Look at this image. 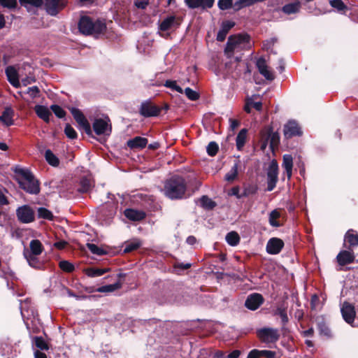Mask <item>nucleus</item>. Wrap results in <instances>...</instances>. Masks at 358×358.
<instances>
[{"instance_id": "1", "label": "nucleus", "mask_w": 358, "mask_h": 358, "mask_svg": "<svg viewBox=\"0 0 358 358\" xmlns=\"http://www.w3.org/2000/svg\"><path fill=\"white\" fill-rule=\"evenodd\" d=\"M251 43L248 34H236L229 37L224 52L228 57H232L235 53L250 48Z\"/></svg>"}, {"instance_id": "2", "label": "nucleus", "mask_w": 358, "mask_h": 358, "mask_svg": "<svg viewBox=\"0 0 358 358\" xmlns=\"http://www.w3.org/2000/svg\"><path fill=\"white\" fill-rule=\"evenodd\" d=\"M187 185L183 178L173 176L164 185V194L171 199H182L185 194Z\"/></svg>"}, {"instance_id": "3", "label": "nucleus", "mask_w": 358, "mask_h": 358, "mask_svg": "<svg viewBox=\"0 0 358 358\" xmlns=\"http://www.w3.org/2000/svg\"><path fill=\"white\" fill-rule=\"evenodd\" d=\"M15 173L18 175L20 187L29 194H37L40 192L39 183L33 174L27 169H18Z\"/></svg>"}, {"instance_id": "4", "label": "nucleus", "mask_w": 358, "mask_h": 358, "mask_svg": "<svg viewBox=\"0 0 358 358\" xmlns=\"http://www.w3.org/2000/svg\"><path fill=\"white\" fill-rule=\"evenodd\" d=\"M78 28L80 31L85 35L99 34L105 30L106 24L99 20L94 22L89 17L85 16L80 18Z\"/></svg>"}, {"instance_id": "5", "label": "nucleus", "mask_w": 358, "mask_h": 358, "mask_svg": "<svg viewBox=\"0 0 358 358\" xmlns=\"http://www.w3.org/2000/svg\"><path fill=\"white\" fill-rule=\"evenodd\" d=\"M256 335L258 339L263 343H275L280 337L278 329L272 327H262L257 329Z\"/></svg>"}, {"instance_id": "6", "label": "nucleus", "mask_w": 358, "mask_h": 358, "mask_svg": "<svg viewBox=\"0 0 358 358\" xmlns=\"http://www.w3.org/2000/svg\"><path fill=\"white\" fill-rule=\"evenodd\" d=\"M267 191H272L278 182V166L276 161L273 160L267 170Z\"/></svg>"}, {"instance_id": "7", "label": "nucleus", "mask_w": 358, "mask_h": 358, "mask_svg": "<svg viewBox=\"0 0 358 358\" xmlns=\"http://www.w3.org/2000/svg\"><path fill=\"white\" fill-rule=\"evenodd\" d=\"M341 312L342 317L346 323L350 324L352 327L356 326L353 325L356 316V311L355 306L352 303L348 301H344L341 306Z\"/></svg>"}, {"instance_id": "8", "label": "nucleus", "mask_w": 358, "mask_h": 358, "mask_svg": "<svg viewBox=\"0 0 358 358\" xmlns=\"http://www.w3.org/2000/svg\"><path fill=\"white\" fill-rule=\"evenodd\" d=\"M264 302V299L261 294L252 293L248 296L245 306L250 310H257Z\"/></svg>"}, {"instance_id": "9", "label": "nucleus", "mask_w": 358, "mask_h": 358, "mask_svg": "<svg viewBox=\"0 0 358 358\" xmlns=\"http://www.w3.org/2000/svg\"><path fill=\"white\" fill-rule=\"evenodd\" d=\"M16 213L19 220L23 223H29L34 221V212L27 205L19 207Z\"/></svg>"}, {"instance_id": "10", "label": "nucleus", "mask_w": 358, "mask_h": 358, "mask_svg": "<svg viewBox=\"0 0 358 358\" xmlns=\"http://www.w3.org/2000/svg\"><path fill=\"white\" fill-rule=\"evenodd\" d=\"M70 111L79 126L84 129L87 134H90L92 132L90 124L83 113L78 108L73 107L70 108Z\"/></svg>"}, {"instance_id": "11", "label": "nucleus", "mask_w": 358, "mask_h": 358, "mask_svg": "<svg viewBox=\"0 0 358 358\" xmlns=\"http://www.w3.org/2000/svg\"><path fill=\"white\" fill-rule=\"evenodd\" d=\"M284 245L285 244L282 239L273 237L268 241L266 250L270 255H278L281 252Z\"/></svg>"}, {"instance_id": "12", "label": "nucleus", "mask_w": 358, "mask_h": 358, "mask_svg": "<svg viewBox=\"0 0 358 358\" xmlns=\"http://www.w3.org/2000/svg\"><path fill=\"white\" fill-rule=\"evenodd\" d=\"M160 110L158 106L153 105L150 101L143 102L140 107V113L144 117L157 116Z\"/></svg>"}, {"instance_id": "13", "label": "nucleus", "mask_w": 358, "mask_h": 358, "mask_svg": "<svg viewBox=\"0 0 358 358\" xmlns=\"http://www.w3.org/2000/svg\"><path fill=\"white\" fill-rule=\"evenodd\" d=\"M108 120L96 119L93 123V129L97 135H109L111 131Z\"/></svg>"}, {"instance_id": "14", "label": "nucleus", "mask_w": 358, "mask_h": 358, "mask_svg": "<svg viewBox=\"0 0 358 358\" xmlns=\"http://www.w3.org/2000/svg\"><path fill=\"white\" fill-rule=\"evenodd\" d=\"M43 5L46 12L52 16L56 15L59 10L64 7V4L60 0H44Z\"/></svg>"}, {"instance_id": "15", "label": "nucleus", "mask_w": 358, "mask_h": 358, "mask_svg": "<svg viewBox=\"0 0 358 358\" xmlns=\"http://www.w3.org/2000/svg\"><path fill=\"white\" fill-rule=\"evenodd\" d=\"M283 131L287 138H292L294 136H300L302 134L300 127L295 121H289L284 126Z\"/></svg>"}, {"instance_id": "16", "label": "nucleus", "mask_w": 358, "mask_h": 358, "mask_svg": "<svg viewBox=\"0 0 358 358\" xmlns=\"http://www.w3.org/2000/svg\"><path fill=\"white\" fill-rule=\"evenodd\" d=\"M186 5L190 8H211L215 3V0H185Z\"/></svg>"}, {"instance_id": "17", "label": "nucleus", "mask_w": 358, "mask_h": 358, "mask_svg": "<svg viewBox=\"0 0 358 358\" xmlns=\"http://www.w3.org/2000/svg\"><path fill=\"white\" fill-rule=\"evenodd\" d=\"M259 97V95L254 94L251 96H248L245 99V103L244 106V110L250 113L251 108H254L255 110L260 111L262 109V102L260 101H256Z\"/></svg>"}, {"instance_id": "18", "label": "nucleus", "mask_w": 358, "mask_h": 358, "mask_svg": "<svg viewBox=\"0 0 358 358\" xmlns=\"http://www.w3.org/2000/svg\"><path fill=\"white\" fill-rule=\"evenodd\" d=\"M355 258L354 252L348 250H342L336 256L337 262L342 266L353 263Z\"/></svg>"}, {"instance_id": "19", "label": "nucleus", "mask_w": 358, "mask_h": 358, "mask_svg": "<svg viewBox=\"0 0 358 358\" xmlns=\"http://www.w3.org/2000/svg\"><path fill=\"white\" fill-rule=\"evenodd\" d=\"M125 217L133 222H140L145 217V213L141 210L127 208L124 213Z\"/></svg>"}, {"instance_id": "20", "label": "nucleus", "mask_w": 358, "mask_h": 358, "mask_svg": "<svg viewBox=\"0 0 358 358\" xmlns=\"http://www.w3.org/2000/svg\"><path fill=\"white\" fill-rule=\"evenodd\" d=\"M345 242L348 244V248L350 250L358 245V233L353 229H349L345 235Z\"/></svg>"}, {"instance_id": "21", "label": "nucleus", "mask_w": 358, "mask_h": 358, "mask_svg": "<svg viewBox=\"0 0 358 358\" xmlns=\"http://www.w3.org/2000/svg\"><path fill=\"white\" fill-rule=\"evenodd\" d=\"M179 24L180 22L175 16H169L161 22L160 29L162 31H168L176 28Z\"/></svg>"}, {"instance_id": "22", "label": "nucleus", "mask_w": 358, "mask_h": 358, "mask_svg": "<svg viewBox=\"0 0 358 358\" xmlns=\"http://www.w3.org/2000/svg\"><path fill=\"white\" fill-rule=\"evenodd\" d=\"M6 73L10 83L16 88L20 87V83L16 69L13 66H8L6 69Z\"/></svg>"}, {"instance_id": "23", "label": "nucleus", "mask_w": 358, "mask_h": 358, "mask_svg": "<svg viewBox=\"0 0 358 358\" xmlns=\"http://www.w3.org/2000/svg\"><path fill=\"white\" fill-rule=\"evenodd\" d=\"M234 25L235 23L230 20L223 22L221 26V29L217 33V40L218 41H223L225 39L229 31L232 27H234Z\"/></svg>"}, {"instance_id": "24", "label": "nucleus", "mask_w": 358, "mask_h": 358, "mask_svg": "<svg viewBox=\"0 0 358 358\" xmlns=\"http://www.w3.org/2000/svg\"><path fill=\"white\" fill-rule=\"evenodd\" d=\"M38 216L40 218L45 219L53 222H62L64 220H65V222H67V220H65L64 218L60 219L57 217H54L51 211L43 207L38 208Z\"/></svg>"}, {"instance_id": "25", "label": "nucleus", "mask_w": 358, "mask_h": 358, "mask_svg": "<svg viewBox=\"0 0 358 358\" xmlns=\"http://www.w3.org/2000/svg\"><path fill=\"white\" fill-rule=\"evenodd\" d=\"M148 143V139L141 136H136L127 141V145L131 149L144 148Z\"/></svg>"}, {"instance_id": "26", "label": "nucleus", "mask_w": 358, "mask_h": 358, "mask_svg": "<svg viewBox=\"0 0 358 358\" xmlns=\"http://www.w3.org/2000/svg\"><path fill=\"white\" fill-rule=\"evenodd\" d=\"M23 255L31 267L34 268H40L41 267L42 264L37 257V255H31L28 253L27 249H24Z\"/></svg>"}, {"instance_id": "27", "label": "nucleus", "mask_w": 358, "mask_h": 358, "mask_svg": "<svg viewBox=\"0 0 358 358\" xmlns=\"http://www.w3.org/2000/svg\"><path fill=\"white\" fill-rule=\"evenodd\" d=\"M13 110L11 108L7 107L0 116V121L6 126H10L13 124Z\"/></svg>"}, {"instance_id": "28", "label": "nucleus", "mask_w": 358, "mask_h": 358, "mask_svg": "<svg viewBox=\"0 0 358 358\" xmlns=\"http://www.w3.org/2000/svg\"><path fill=\"white\" fill-rule=\"evenodd\" d=\"M34 110L38 117L44 120L45 122H49L51 113L46 106L36 105L34 107Z\"/></svg>"}, {"instance_id": "29", "label": "nucleus", "mask_w": 358, "mask_h": 358, "mask_svg": "<svg viewBox=\"0 0 358 358\" xmlns=\"http://www.w3.org/2000/svg\"><path fill=\"white\" fill-rule=\"evenodd\" d=\"M282 167L285 169L287 179L289 180L292 174L293 158L290 155L283 156Z\"/></svg>"}, {"instance_id": "30", "label": "nucleus", "mask_w": 358, "mask_h": 358, "mask_svg": "<svg viewBox=\"0 0 358 358\" xmlns=\"http://www.w3.org/2000/svg\"><path fill=\"white\" fill-rule=\"evenodd\" d=\"M80 187L78 190L80 192H88L94 185L93 180L90 176L83 177L80 179Z\"/></svg>"}, {"instance_id": "31", "label": "nucleus", "mask_w": 358, "mask_h": 358, "mask_svg": "<svg viewBox=\"0 0 358 358\" xmlns=\"http://www.w3.org/2000/svg\"><path fill=\"white\" fill-rule=\"evenodd\" d=\"M29 248L30 250H28V253L31 255H40L44 250L42 243L38 239H34L31 241L29 243Z\"/></svg>"}, {"instance_id": "32", "label": "nucleus", "mask_w": 358, "mask_h": 358, "mask_svg": "<svg viewBox=\"0 0 358 358\" xmlns=\"http://www.w3.org/2000/svg\"><path fill=\"white\" fill-rule=\"evenodd\" d=\"M226 242L231 246H236L239 244L241 237L239 234L235 231H231L227 234L225 236Z\"/></svg>"}, {"instance_id": "33", "label": "nucleus", "mask_w": 358, "mask_h": 358, "mask_svg": "<svg viewBox=\"0 0 358 358\" xmlns=\"http://www.w3.org/2000/svg\"><path fill=\"white\" fill-rule=\"evenodd\" d=\"M110 270V268L90 267L85 270V274L90 278L99 277L108 272Z\"/></svg>"}, {"instance_id": "34", "label": "nucleus", "mask_w": 358, "mask_h": 358, "mask_svg": "<svg viewBox=\"0 0 358 358\" xmlns=\"http://www.w3.org/2000/svg\"><path fill=\"white\" fill-rule=\"evenodd\" d=\"M300 8H301V3L299 1H295V2L291 3L285 5L282 7V10L285 13H286L287 15H290V14L298 13L300 10Z\"/></svg>"}, {"instance_id": "35", "label": "nucleus", "mask_w": 358, "mask_h": 358, "mask_svg": "<svg viewBox=\"0 0 358 358\" xmlns=\"http://www.w3.org/2000/svg\"><path fill=\"white\" fill-rule=\"evenodd\" d=\"M247 134L248 130L246 129H242L238 134L236 139V143L238 150H241L245 145L247 139Z\"/></svg>"}, {"instance_id": "36", "label": "nucleus", "mask_w": 358, "mask_h": 358, "mask_svg": "<svg viewBox=\"0 0 358 358\" xmlns=\"http://www.w3.org/2000/svg\"><path fill=\"white\" fill-rule=\"evenodd\" d=\"M122 282L117 281V282L111 285H103L96 289L98 292H112L122 287Z\"/></svg>"}, {"instance_id": "37", "label": "nucleus", "mask_w": 358, "mask_h": 358, "mask_svg": "<svg viewBox=\"0 0 358 358\" xmlns=\"http://www.w3.org/2000/svg\"><path fill=\"white\" fill-rule=\"evenodd\" d=\"M274 315H278L281 319L282 324L286 325L289 322V317L287 313V308L284 306H278L273 313Z\"/></svg>"}, {"instance_id": "38", "label": "nucleus", "mask_w": 358, "mask_h": 358, "mask_svg": "<svg viewBox=\"0 0 358 358\" xmlns=\"http://www.w3.org/2000/svg\"><path fill=\"white\" fill-rule=\"evenodd\" d=\"M19 2L22 6L29 10L32 7H41L43 5L44 0H19Z\"/></svg>"}, {"instance_id": "39", "label": "nucleus", "mask_w": 358, "mask_h": 358, "mask_svg": "<svg viewBox=\"0 0 358 358\" xmlns=\"http://www.w3.org/2000/svg\"><path fill=\"white\" fill-rule=\"evenodd\" d=\"M142 245V243L139 240H135L134 241L125 243L124 248L123 250L124 253H129L138 249Z\"/></svg>"}, {"instance_id": "40", "label": "nucleus", "mask_w": 358, "mask_h": 358, "mask_svg": "<svg viewBox=\"0 0 358 358\" xmlns=\"http://www.w3.org/2000/svg\"><path fill=\"white\" fill-rule=\"evenodd\" d=\"M35 346L41 350H48L50 347L48 343L41 336L33 337Z\"/></svg>"}, {"instance_id": "41", "label": "nucleus", "mask_w": 358, "mask_h": 358, "mask_svg": "<svg viewBox=\"0 0 358 358\" xmlns=\"http://www.w3.org/2000/svg\"><path fill=\"white\" fill-rule=\"evenodd\" d=\"M45 159L50 165L53 166H57L59 165L58 158L52 153L50 150L45 151Z\"/></svg>"}, {"instance_id": "42", "label": "nucleus", "mask_w": 358, "mask_h": 358, "mask_svg": "<svg viewBox=\"0 0 358 358\" xmlns=\"http://www.w3.org/2000/svg\"><path fill=\"white\" fill-rule=\"evenodd\" d=\"M238 163H235L231 170L225 175V180L229 182L233 181L238 174Z\"/></svg>"}, {"instance_id": "43", "label": "nucleus", "mask_w": 358, "mask_h": 358, "mask_svg": "<svg viewBox=\"0 0 358 358\" xmlns=\"http://www.w3.org/2000/svg\"><path fill=\"white\" fill-rule=\"evenodd\" d=\"M87 247L89 250L94 255L101 256L107 253L106 250L94 243H87Z\"/></svg>"}, {"instance_id": "44", "label": "nucleus", "mask_w": 358, "mask_h": 358, "mask_svg": "<svg viewBox=\"0 0 358 358\" xmlns=\"http://www.w3.org/2000/svg\"><path fill=\"white\" fill-rule=\"evenodd\" d=\"M59 266L63 271L66 273H72L75 270L74 265L66 260L59 262Z\"/></svg>"}, {"instance_id": "45", "label": "nucleus", "mask_w": 358, "mask_h": 358, "mask_svg": "<svg viewBox=\"0 0 358 358\" xmlns=\"http://www.w3.org/2000/svg\"><path fill=\"white\" fill-rule=\"evenodd\" d=\"M240 188L238 187H234L231 189L229 194L236 196L237 198L240 199L243 196H247L250 194V192L248 191V189H244L243 193L239 194Z\"/></svg>"}, {"instance_id": "46", "label": "nucleus", "mask_w": 358, "mask_h": 358, "mask_svg": "<svg viewBox=\"0 0 358 358\" xmlns=\"http://www.w3.org/2000/svg\"><path fill=\"white\" fill-rule=\"evenodd\" d=\"M217 6L222 10H228L233 6V0H218Z\"/></svg>"}, {"instance_id": "47", "label": "nucleus", "mask_w": 358, "mask_h": 358, "mask_svg": "<svg viewBox=\"0 0 358 358\" xmlns=\"http://www.w3.org/2000/svg\"><path fill=\"white\" fill-rule=\"evenodd\" d=\"M329 3L332 7L336 8L338 11H343L347 8L341 0H331Z\"/></svg>"}, {"instance_id": "48", "label": "nucleus", "mask_w": 358, "mask_h": 358, "mask_svg": "<svg viewBox=\"0 0 358 358\" xmlns=\"http://www.w3.org/2000/svg\"><path fill=\"white\" fill-rule=\"evenodd\" d=\"M201 203L204 208L208 209H212L215 206V202L206 196H202L201 199Z\"/></svg>"}, {"instance_id": "49", "label": "nucleus", "mask_w": 358, "mask_h": 358, "mask_svg": "<svg viewBox=\"0 0 358 358\" xmlns=\"http://www.w3.org/2000/svg\"><path fill=\"white\" fill-rule=\"evenodd\" d=\"M185 94L187 96V97L192 101H196L199 98V94L196 91L192 90L189 87L185 88Z\"/></svg>"}, {"instance_id": "50", "label": "nucleus", "mask_w": 358, "mask_h": 358, "mask_svg": "<svg viewBox=\"0 0 358 358\" xmlns=\"http://www.w3.org/2000/svg\"><path fill=\"white\" fill-rule=\"evenodd\" d=\"M50 108H51L52 110L53 111V113H55V115L57 117H58L59 118H62L65 116V115H66L65 111L59 106L52 105Z\"/></svg>"}, {"instance_id": "51", "label": "nucleus", "mask_w": 358, "mask_h": 358, "mask_svg": "<svg viewBox=\"0 0 358 358\" xmlns=\"http://www.w3.org/2000/svg\"><path fill=\"white\" fill-rule=\"evenodd\" d=\"M206 150L210 156H215L218 151V145L215 142H210L208 145Z\"/></svg>"}, {"instance_id": "52", "label": "nucleus", "mask_w": 358, "mask_h": 358, "mask_svg": "<svg viewBox=\"0 0 358 358\" xmlns=\"http://www.w3.org/2000/svg\"><path fill=\"white\" fill-rule=\"evenodd\" d=\"M164 85L169 88L176 90L179 93L182 94L183 92L182 89L178 86L176 82L174 80H166Z\"/></svg>"}, {"instance_id": "53", "label": "nucleus", "mask_w": 358, "mask_h": 358, "mask_svg": "<svg viewBox=\"0 0 358 358\" xmlns=\"http://www.w3.org/2000/svg\"><path fill=\"white\" fill-rule=\"evenodd\" d=\"M65 134L71 139H74L77 137V133L75 129L69 124L66 125L64 129Z\"/></svg>"}, {"instance_id": "54", "label": "nucleus", "mask_w": 358, "mask_h": 358, "mask_svg": "<svg viewBox=\"0 0 358 358\" xmlns=\"http://www.w3.org/2000/svg\"><path fill=\"white\" fill-rule=\"evenodd\" d=\"M0 3L8 8H15L17 5V0H0Z\"/></svg>"}, {"instance_id": "55", "label": "nucleus", "mask_w": 358, "mask_h": 358, "mask_svg": "<svg viewBox=\"0 0 358 358\" xmlns=\"http://www.w3.org/2000/svg\"><path fill=\"white\" fill-rule=\"evenodd\" d=\"M259 357H264L266 358H275L276 352L271 350H259Z\"/></svg>"}, {"instance_id": "56", "label": "nucleus", "mask_w": 358, "mask_h": 358, "mask_svg": "<svg viewBox=\"0 0 358 358\" xmlns=\"http://www.w3.org/2000/svg\"><path fill=\"white\" fill-rule=\"evenodd\" d=\"M24 231L25 230L24 229H21V228H19V227H17L15 229H13L12 227L11 228L12 237H15L16 238H22L24 236Z\"/></svg>"}, {"instance_id": "57", "label": "nucleus", "mask_w": 358, "mask_h": 358, "mask_svg": "<svg viewBox=\"0 0 358 358\" xmlns=\"http://www.w3.org/2000/svg\"><path fill=\"white\" fill-rule=\"evenodd\" d=\"M266 79L272 80L274 79L273 73L268 69V66L259 72Z\"/></svg>"}, {"instance_id": "58", "label": "nucleus", "mask_w": 358, "mask_h": 358, "mask_svg": "<svg viewBox=\"0 0 358 358\" xmlns=\"http://www.w3.org/2000/svg\"><path fill=\"white\" fill-rule=\"evenodd\" d=\"M319 330L320 334H324L328 337L331 336V330L327 326H326L324 323L319 324Z\"/></svg>"}, {"instance_id": "59", "label": "nucleus", "mask_w": 358, "mask_h": 358, "mask_svg": "<svg viewBox=\"0 0 358 358\" xmlns=\"http://www.w3.org/2000/svg\"><path fill=\"white\" fill-rule=\"evenodd\" d=\"M280 217V213L277 210H273L269 217V224H278V222L275 221L277 218Z\"/></svg>"}, {"instance_id": "60", "label": "nucleus", "mask_w": 358, "mask_h": 358, "mask_svg": "<svg viewBox=\"0 0 358 358\" xmlns=\"http://www.w3.org/2000/svg\"><path fill=\"white\" fill-rule=\"evenodd\" d=\"M39 92V89L36 86L29 87L27 90V94H29L31 98L38 96Z\"/></svg>"}, {"instance_id": "61", "label": "nucleus", "mask_w": 358, "mask_h": 358, "mask_svg": "<svg viewBox=\"0 0 358 358\" xmlns=\"http://www.w3.org/2000/svg\"><path fill=\"white\" fill-rule=\"evenodd\" d=\"M191 266H192V264L190 263L184 264V263L176 262L173 264L174 268H179L180 270H187V269L190 268Z\"/></svg>"}, {"instance_id": "62", "label": "nucleus", "mask_w": 358, "mask_h": 358, "mask_svg": "<svg viewBox=\"0 0 358 358\" xmlns=\"http://www.w3.org/2000/svg\"><path fill=\"white\" fill-rule=\"evenodd\" d=\"M268 139H270L271 146L273 147L274 145L277 144L278 141V136L275 133H269L266 141H268Z\"/></svg>"}, {"instance_id": "63", "label": "nucleus", "mask_w": 358, "mask_h": 358, "mask_svg": "<svg viewBox=\"0 0 358 358\" xmlns=\"http://www.w3.org/2000/svg\"><path fill=\"white\" fill-rule=\"evenodd\" d=\"M257 66L259 71L260 72L263 69H266L268 66L266 64V60L264 58H259L257 61Z\"/></svg>"}, {"instance_id": "64", "label": "nucleus", "mask_w": 358, "mask_h": 358, "mask_svg": "<svg viewBox=\"0 0 358 358\" xmlns=\"http://www.w3.org/2000/svg\"><path fill=\"white\" fill-rule=\"evenodd\" d=\"M149 0H136L135 5L137 8L144 9L148 6Z\"/></svg>"}]
</instances>
